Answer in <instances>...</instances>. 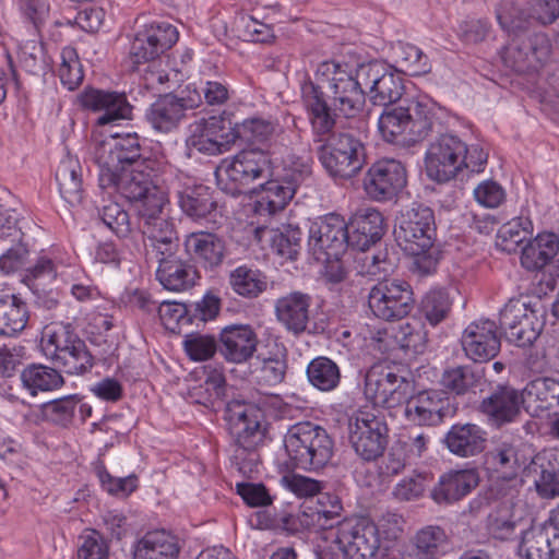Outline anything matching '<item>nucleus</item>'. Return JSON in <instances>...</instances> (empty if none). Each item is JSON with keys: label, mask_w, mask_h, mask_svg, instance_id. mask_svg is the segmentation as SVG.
<instances>
[{"label": "nucleus", "mask_w": 559, "mask_h": 559, "mask_svg": "<svg viewBox=\"0 0 559 559\" xmlns=\"http://www.w3.org/2000/svg\"><path fill=\"white\" fill-rule=\"evenodd\" d=\"M183 119L177 96L166 94L158 97L145 111V120L157 132L168 133L177 129Z\"/></svg>", "instance_id": "nucleus-42"}, {"label": "nucleus", "mask_w": 559, "mask_h": 559, "mask_svg": "<svg viewBox=\"0 0 559 559\" xmlns=\"http://www.w3.org/2000/svg\"><path fill=\"white\" fill-rule=\"evenodd\" d=\"M394 236L399 247L407 254L426 253L436 239L433 211L427 205L413 203L397 217Z\"/></svg>", "instance_id": "nucleus-15"}, {"label": "nucleus", "mask_w": 559, "mask_h": 559, "mask_svg": "<svg viewBox=\"0 0 559 559\" xmlns=\"http://www.w3.org/2000/svg\"><path fill=\"white\" fill-rule=\"evenodd\" d=\"M319 143V160L332 177L350 178L366 162L364 143L352 134L331 132Z\"/></svg>", "instance_id": "nucleus-14"}, {"label": "nucleus", "mask_w": 559, "mask_h": 559, "mask_svg": "<svg viewBox=\"0 0 559 559\" xmlns=\"http://www.w3.org/2000/svg\"><path fill=\"white\" fill-rule=\"evenodd\" d=\"M179 547L164 530L147 532L134 546L133 559H177Z\"/></svg>", "instance_id": "nucleus-41"}, {"label": "nucleus", "mask_w": 559, "mask_h": 559, "mask_svg": "<svg viewBox=\"0 0 559 559\" xmlns=\"http://www.w3.org/2000/svg\"><path fill=\"white\" fill-rule=\"evenodd\" d=\"M488 157L489 152L481 140L445 132L429 144L425 154L426 171L430 179L444 183L464 170L483 173Z\"/></svg>", "instance_id": "nucleus-3"}, {"label": "nucleus", "mask_w": 559, "mask_h": 559, "mask_svg": "<svg viewBox=\"0 0 559 559\" xmlns=\"http://www.w3.org/2000/svg\"><path fill=\"white\" fill-rule=\"evenodd\" d=\"M559 252V238L554 233H542L527 241L521 251V265L528 272H540Z\"/></svg>", "instance_id": "nucleus-39"}, {"label": "nucleus", "mask_w": 559, "mask_h": 559, "mask_svg": "<svg viewBox=\"0 0 559 559\" xmlns=\"http://www.w3.org/2000/svg\"><path fill=\"white\" fill-rule=\"evenodd\" d=\"M539 304L511 298L501 309L499 324L509 343L528 347L538 338L545 326V311Z\"/></svg>", "instance_id": "nucleus-13"}, {"label": "nucleus", "mask_w": 559, "mask_h": 559, "mask_svg": "<svg viewBox=\"0 0 559 559\" xmlns=\"http://www.w3.org/2000/svg\"><path fill=\"white\" fill-rule=\"evenodd\" d=\"M465 355L473 361H488L500 352V338L497 325L491 320L472 322L464 330L461 338Z\"/></svg>", "instance_id": "nucleus-27"}, {"label": "nucleus", "mask_w": 559, "mask_h": 559, "mask_svg": "<svg viewBox=\"0 0 559 559\" xmlns=\"http://www.w3.org/2000/svg\"><path fill=\"white\" fill-rule=\"evenodd\" d=\"M20 378L22 386L32 396H36L39 392L53 391L64 383L63 377L57 369L40 364H31L25 367Z\"/></svg>", "instance_id": "nucleus-45"}, {"label": "nucleus", "mask_w": 559, "mask_h": 559, "mask_svg": "<svg viewBox=\"0 0 559 559\" xmlns=\"http://www.w3.org/2000/svg\"><path fill=\"white\" fill-rule=\"evenodd\" d=\"M412 542L429 559H440L449 546L448 534L439 525H427L420 528Z\"/></svg>", "instance_id": "nucleus-52"}, {"label": "nucleus", "mask_w": 559, "mask_h": 559, "mask_svg": "<svg viewBox=\"0 0 559 559\" xmlns=\"http://www.w3.org/2000/svg\"><path fill=\"white\" fill-rule=\"evenodd\" d=\"M185 248L188 254L202 264L204 269L213 270L218 266L225 255V243L215 234L195 231L185 239Z\"/></svg>", "instance_id": "nucleus-37"}, {"label": "nucleus", "mask_w": 559, "mask_h": 559, "mask_svg": "<svg viewBox=\"0 0 559 559\" xmlns=\"http://www.w3.org/2000/svg\"><path fill=\"white\" fill-rule=\"evenodd\" d=\"M78 559H107L108 545L104 537L95 530L80 537Z\"/></svg>", "instance_id": "nucleus-64"}, {"label": "nucleus", "mask_w": 559, "mask_h": 559, "mask_svg": "<svg viewBox=\"0 0 559 559\" xmlns=\"http://www.w3.org/2000/svg\"><path fill=\"white\" fill-rule=\"evenodd\" d=\"M28 310L26 304L15 295H0V335L15 336L26 326Z\"/></svg>", "instance_id": "nucleus-46"}, {"label": "nucleus", "mask_w": 559, "mask_h": 559, "mask_svg": "<svg viewBox=\"0 0 559 559\" xmlns=\"http://www.w3.org/2000/svg\"><path fill=\"white\" fill-rule=\"evenodd\" d=\"M182 212L193 221L215 222L217 203L211 189L204 185H193L177 192Z\"/></svg>", "instance_id": "nucleus-38"}, {"label": "nucleus", "mask_w": 559, "mask_h": 559, "mask_svg": "<svg viewBox=\"0 0 559 559\" xmlns=\"http://www.w3.org/2000/svg\"><path fill=\"white\" fill-rule=\"evenodd\" d=\"M277 157L261 148L242 150L221 162L215 171L217 187L231 197L245 194L251 185L266 178V173Z\"/></svg>", "instance_id": "nucleus-10"}, {"label": "nucleus", "mask_w": 559, "mask_h": 559, "mask_svg": "<svg viewBox=\"0 0 559 559\" xmlns=\"http://www.w3.org/2000/svg\"><path fill=\"white\" fill-rule=\"evenodd\" d=\"M288 466L302 471H319L332 459L334 442L328 431L311 421L290 426L284 436Z\"/></svg>", "instance_id": "nucleus-8"}, {"label": "nucleus", "mask_w": 559, "mask_h": 559, "mask_svg": "<svg viewBox=\"0 0 559 559\" xmlns=\"http://www.w3.org/2000/svg\"><path fill=\"white\" fill-rule=\"evenodd\" d=\"M79 403V395H67L47 403L46 414L56 424L66 426L71 423Z\"/></svg>", "instance_id": "nucleus-63"}, {"label": "nucleus", "mask_w": 559, "mask_h": 559, "mask_svg": "<svg viewBox=\"0 0 559 559\" xmlns=\"http://www.w3.org/2000/svg\"><path fill=\"white\" fill-rule=\"evenodd\" d=\"M311 175L310 159L287 153L273 163L261 185L254 210L260 215L283 211L296 193L297 187Z\"/></svg>", "instance_id": "nucleus-7"}, {"label": "nucleus", "mask_w": 559, "mask_h": 559, "mask_svg": "<svg viewBox=\"0 0 559 559\" xmlns=\"http://www.w3.org/2000/svg\"><path fill=\"white\" fill-rule=\"evenodd\" d=\"M481 380V373L473 366H455L445 369L441 376L442 386L456 395H464L474 390Z\"/></svg>", "instance_id": "nucleus-51"}, {"label": "nucleus", "mask_w": 559, "mask_h": 559, "mask_svg": "<svg viewBox=\"0 0 559 559\" xmlns=\"http://www.w3.org/2000/svg\"><path fill=\"white\" fill-rule=\"evenodd\" d=\"M17 62L27 73L45 74L50 69V62L41 43L34 39L19 45Z\"/></svg>", "instance_id": "nucleus-54"}, {"label": "nucleus", "mask_w": 559, "mask_h": 559, "mask_svg": "<svg viewBox=\"0 0 559 559\" xmlns=\"http://www.w3.org/2000/svg\"><path fill=\"white\" fill-rule=\"evenodd\" d=\"M158 304V316L167 330L182 333L186 326L193 324V317L183 304L168 300Z\"/></svg>", "instance_id": "nucleus-58"}, {"label": "nucleus", "mask_w": 559, "mask_h": 559, "mask_svg": "<svg viewBox=\"0 0 559 559\" xmlns=\"http://www.w3.org/2000/svg\"><path fill=\"white\" fill-rule=\"evenodd\" d=\"M343 503L341 498L334 492H322L307 501L304 507L301 523L307 527L317 530H329L337 526L342 521Z\"/></svg>", "instance_id": "nucleus-31"}, {"label": "nucleus", "mask_w": 559, "mask_h": 559, "mask_svg": "<svg viewBox=\"0 0 559 559\" xmlns=\"http://www.w3.org/2000/svg\"><path fill=\"white\" fill-rule=\"evenodd\" d=\"M238 134L249 144L255 145V148L270 152L273 157H278L277 154L287 151L284 145L277 146V141L283 140L284 131L276 119L264 117L245 119L238 129Z\"/></svg>", "instance_id": "nucleus-30"}, {"label": "nucleus", "mask_w": 559, "mask_h": 559, "mask_svg": "<svg viewBox=\"0 0 559 559\" xmlns=\"http://www.w3.org/2000/svg\"><path fill=\"white\" fill-rule=\"evenodd\" d=\"M78 100L84 109L103 112L96 119V124L100 127L131 118L132 106L124 93L85 87Z\"/></svg>", "instance_id": "nucleus-26"}, {"label": "nucleus", "mask_w": 559, "mask_h": 559, "mask_svg": "<svg viewBox=\"0 0 559 559\" xmlns=\"http://www.w3.org/2000/svg\"><path fill=\"white\" fill-rule=\"evenodd\" d=\"M316 79L328 83L333 105L342 117L359 116L366 103V94L376 106L388 107L402 103L407 91L403 79L384 62L373 60L354 69L346 62L322 61L316 70Z\"/></svg>", "instance_id": "nucleus-1"}, {"label": "nucleus", "mask_w": 559, "mask_h": 559, "mask_svg": "<svg viewBox=\"0 0 559 559\" xmlns=\"http://www.w3.org/2000/svg\"><path fill=\"white\" fill-rule=\"evenodd\" d=\"M98 215L117 237L126 238L131 233L130 216L119 203L108 201L98 209Z\"/></svg>", "instance_id": "nucleus-60"}, {"label": "nucleus", "mask_w": 559, "mask_h": 559, "mask_svg": "<svg viewBox=\"0 0 559 559\" xmlns=\"http://www.w3.org/2000/svg\"><path fill=\"white\" fill-rule=\"evenodd\" d=\"M311 297L300 292L290 293L275 302V314L280 323L294 335L307 330L310 320Z\"/></svg>", "instance_id": "nucleus-35"}, {"label": "nucleus", "mask_w": 559, "mask_h": 559, "mask_svg": "<svg viewBox=\"0 0 559 559\" xmlns=\"http://www.w3.org/2000/svg\"><path fill=\"white\" fill-rule=\"evenodd\" d=\"M451 308L449 294L445 290H431L421 300L420 311L425 319L436 326L443 321Z\"/></svg>", "instance_id": "nucleus-61"}, {"label": "nucleus", "mask_w": 559, "mask_h": 559, "mask_svg": "<svg viewBox=\"0 0 559 559\" xmlns=\"http://www.w3.org/2000/svg\"><path fill=\"white\" fill-rule=\"evenodd\" d=\"M403 415L415 426L436 427L452 412L450 397L444 390H423L407 395Z\"/></svg>", "instance_id": "nucleus-23"}, {"label": "nucleus", "mask_w": 559, "mask_h": 559, "mask_svg": "<svg viewBox=\"0 0 559 559\" xmlns=\"http://www.w3.org/2000/svg\"><path fill=\"white\" fill-rule=\"evenodd\" d=\"M487 432L476 424H455L442 440L445 448L460 457H471L486 448Z\"/></svg>", "instance_id": "nucleus-33"}, {"label": "nucleus", "mask_w": 559, "mask_h": 559, "mask_svg": "<svg viewBox=\"0 0 559 559\" xmlns=\"http://www.w3.org/2000/svg\"><path fill=\"white\" fill-rule=\"evenodd\" d=\"M532 460L530 448L512 439L495 441L485 453L486 468L504 480L515 479Z\"/></svg>", "instance_id": "nucleus-22"}, {"label": "nucleus", "mask_w": 559, "mask_h": 559, "mask_svg": "<svg viewBox=\"0 0 559 559\" xmlns=\"http://www.w3.org/2000/svg\"><path fill=\"white\" fill-rule=\"evenodd\" d=\"M519 555L522 559H559V528L549 519L524 531Z\"/></svg>", "instance_id": "nucleus-29"}, {"label": "nucleus", "mask_w": 559, "mask_h": 559, "mask_svg": "<svg viewBox=\"0 0 559 559\" xmlns=\"http://www.w3.org/2000/svg\"><path fill=\"white\" fill-rule=\"evenodd\" d=\"M255 236L260 241L267 237L273 251L286 259H295L301 248L302 231L298 226L287 225L283 229L257 227Z\"/></svg>", "instance_id": "nucleus-44"}, {"label": "nucleus", "mask_w": 559, "mask_h": 559, "mask_svg": "<svg viewBox=\"0 0 559 559\" xmlns=\"http://www.w3.org/2000/svg\"><path fill=\"white\" fill-rule=\"evenodd\" d=\"M524 402L523 391L499 384L481 400L478 409L490 426L501 428L518 420Z\"/></svg>", "instance_id": "nucleus-25"}, {"label": "nucleus", "mask_w": 559, "mask_h": 559, "mask_svg": "<svg viewBox=\"0 0 559 559\" xmlns=\"http://www.w3.org/2000/svg\"><path fill=\"white\" fill-rule=\"evenodd\" d=\"M69 325L47 328L43 336V350L47 357L57 360L63 352H68L76 342H82Z\"/></svg>", "instance_id": "nucleus-55"}, {"label": "nucleus", "mask_w": 559, "mask_h": 559, "mask_svg": "<svg viewBox=\"0 0 559 559\" xmlns=\"http://www.w3.org/2000/svg\"><path fill=\"white\" fill-rule=\"evenodd\" d=\"M205 380L189 390V396L193 403L203 405L215 412L225 408L227 397V383L223 368L212 366L204 367Z\"/></svg>", "instance_id": "nucleus-36"}, {"label": "nucleus", "mask_w": 559, "mask_h": 559, "mask_svg": "<svg viewBox=\"0 0 559 559\" xmlns=\"http://www.w3.org/2000/svg\"><path fill=\"white\" fill-rule=\"evenodd\" d=\"M407 183L406 167L397 159L381 158L366 171L362 186L369 199L377 202L393 200Z\"/></svg>", "instance_id": "nucleus-20"}, {"label": "nucleus", "mask_w": 559, "mask_h": 559, "mask_svg": "<svg viewBox=\"0 0 559 559\" xmlns=\"http://www.w3.org/2000/svg\"><path fill=\"white\" fill-rule=\"evenodd\" d=\"M409 282H378L369 294V307L376 317L385 321L405 318L414 306Z\"/></svg>", "instance_id": "nucleus-21"}, {"label": "nucleus", "mask_w": 559, "mask_h": 559, "mask_svg": "<svg viewBox=\"0 0 559 559\" xmlns=\"http://www.w3.org/2000/svg\"><path fill=\"white\" fill-rule=\"evenodd\" d=\"M395 332L396 345L402 349L421 353L428 341L425 324L417 318H408Z\"/></svg>", "instance_id": "nucleus-56"}, {"label": "nucleus", "mask_w": 559, "mask_h": 559, "mask_svg": "<svg viewBox=\"0 0 559 559\" xmlns=\"http://www.w3.org/2000/svg\"><path fill=\"white\" fill-rule=\"evenodd\" d=\"M61 63L58 69V76L61 84L69 91L78 88L84 79L83 67L80 61L78 51L72 46H66L62 48Z\"/></svg>", "instance_id": "nucleus-57"}, {"label": "nucleus", "mask_w": 559, "mask_h": 559, "mask_svg": "<svg viewBox=\"0 0 559 559\" xmlns=\"http://www.w3.org/2000/svg\"><path fill=\"white\" fill-rule=\"evenodd\" d=\"M478 483L475 468L451 469L440 476L430 496L438 504H451L467 496Z\"/></svg>", "instance_id": "nucleus-32"}, {"label": "nucleus", "mask_w": 559, "mask_h": 559, "mask_svg": "<svg viewBox=\"0 0 559 559\" xmlns=\"http://www.w3.org/2000/svg\"><path fill=\"white\" fill-rule=\"evenodd\" d=\"M531 471L536 474L534 486L542 499H555L559 497V467L542 457L531 461Z\"/></svg>", "instance_id": "nucleus-50"}, {"label": "nucleus", "mask_w": 559, "mask_h": 559, "mask_svg": "<svg viewBox=\"0 0 559 559\" xmlns=\"http://www.w3.org/2000/svg\"><path fill=\"white\" fill-rule=\"evenodd\" d=\"M219 350L230 362H245L257 349V335L249 325L233 324L225 326L219 334Z\"/></svg>", "instance_id": "nucleus-34"}, {"label": "nucleus", "mask_w": 559, "mask_h": 559, "mask_svg": "<svg viewBox=\"0 0 559 559\" xmlns=\"http://www.w3.org/2000/svg\"><path fill=\"white\" fill-rule=\"evenodd\" d=\"M349 443L365 462L381 457L389 443V427L381 414L358 411L349 419Z\"/></svg>", "instance_id": "nucleus-16"}, {"label": "nucleus", "mask_w": 559, "mask_h": 559, "mask_svg": "<svg viewBox=\"0 0 559 559\" xmlns=\"http://www.w3.org/2000/svg\"><path fill=\"white\" fill-rule=\"evenodd\" d=\"M518 521L510 504H498L486 519L488 534L499 540H510L515 536Z\"/></svg>", "instance_id": "nucleus-53"}, {"label": "nucleus", "mask_w": 559, "mask_h": 559, "mask_svg": "<svg viewBox=\"0 0 559 559\" xmlns=\"http://www.w3.org/2000/svg\"><path fill=\"white\" fill-rule=\"evenodd\" d=\"M55 179L61 197L70 204H79L83 200V170L79 158L67 153L59 162Z\"/></svg>", "instance_id": "nucleus-40"}, {"label": "nucleus", "mask_w": 559, "mask_h": 559, "mask_svg": "<svg viewBox=\"0 0 559 559\" xmlns=\"http://www.w3.org/2000/svg\"><path fill=\"white\" fill-rule=\"evenodd\" d=\"M224 419L234 438L231 461L242 475L252 477L261 463L259 447L265 437L264 414L254 404L233 400L226 403Z\"/></svg>", "instance_id": "nucleus-5"}, {"label": "nucleus", "mask_w": 559, "mask_h": 559, "mask_svg": "<svg viewBox=\"0 0 559 559\" xmlns=\"http://www.w3.org/2000/svg\"><path fill=\"white\" fill-rule=\"evenodd\" d=\"M348 225L349 245L361 251L355 257L356 274L373 280H388L396 269L395 259L386 251L368 254L365 251L378 242L384 234V219L376 209H367L355 214Z\"/></svg>", "instance_id": "nucleus-6"}, {"label": "nucleus", "mask_w": 559, "mask_h": 559, "mask_svg": "<svg viewBox=\"0 0 559 559\" xmlns=\"http://www.w3.org/2000/svg\"><path fill=\"white\" fill-rule=\"evenodd\" d=\"M308 245L318 261L329 264L335 271L326 280H344L340 259L350 245L348 225L343 216L330 213L312 222Z\"/></svg>", "instance_id": "nucleus-11"}, {"label": "nucleus", "mask_w": 559, "mask_h": 559, "mask_svg": "<svg viewBox=\"0 0 559 559\" xmlns=\"http://www.w3.org/2000/svg\"><path fill=\"white\" fill-rule=\"evenodd\" d=\"M391 58L399 72L419 76L431 71L429 57L416 45L399 40L391 47Z\"/></svg>", "instance_id": "nucleus-43"}, {"label": "nucleus", "mask_w": 559, "mask_h": 559, "mask_svg": "<svg viewBox=\"0 0 559 559\" xmlns=\"http://www.w3.org/2000/svg\"><path fill=\"white\" fill-rule=\"evenodd\" d=\"M301 103L308 116L313 141L321 142L322 136L331 133L336 123V116H342L335 110L334 105H329L326 95L319 84H316L309 76L300 82ZM331 100L332 95L330 96Z\"/></svg>", "instance_id": "nucleus-24"}, {"label": "nucleus", "mask_w": 559, "mask_h": 559, "mask_svg": "<svg viewBox=\"0 0 559 559\" xmlns=\"http://www.w3.org/2000/svg\"><path fill=\"white\" fill-rule=\"evenodd\" d=\"M533 234V223L527 216L514 217L503 224L497 234L496 246L507 253L516 252L519 246Z\"/></svg>", "instance_id": "nucleus-48"}, {"label": "nucleus", "mask_w": 559, "mask_h": 559, "mask_svg": "<svg viewBox=\"0 0 559 559\" xmlns=\"http://www.w3.org/2000/svg\"><path fill=\"white\" fill-rule=\"evenodd\" d=\"M443 111L426 93L406 94L402 103L384 107L378 118V131L388 143L412 146L435 131Z\"/></svg>", "instance_id": "nucleus-2"}, {"label": "nucleus", "mask_w": 559, "mask_h": 559, "mask_svg": "<svg viewBox=\"0 0 559 559\" xmlns=\"http://www.w3.org/2000/svg\"><path fill=\"white\" fill-rule=\"evenodd\" d=\"M525 401H534L543 411L559 407V381L554 378H536L522 390Z\"/></svg>", "instance_id": "nucleus-49"}, {"label": "nucleus", "mask_w": 559, "mask_h": 559, "mask_svg": "<svg viewBox=\"0 0 559 559\" xmlns=\"http://www.w3.org/2000/svg\"><path fill=\"white\" fill-rule=\"evenodd\" d=\"M93 159L98 167L99 186L114 185L118 174L129 168L157 165V160L142 156V145L135 132L116 134L109 141L97 143Z\"/></svg>", "instance_id": "nucleus-9"}, {"label": "nucleus", "mask_w": 559, "mask_h": 559, "mask_svg": "<svg viewBox=\"0 0 559 559\" xmlns=\"http://www.w3.org/2000/svg\"><path fill=\"white\" fill-rule=\"evenodd\" d=\"M335 543L347 559H376L380 550L378 525L366 516L337 522Z\"/></svg>", "instance_id": "nucleus-17"}, {"label": "nucleus", "mask_w": 559, "mask_h": 559, "mask_svg": "<svg viewBox=\"0 0 559 559\" xmlns=\"http://www.w3.org/2000/svg\"><path fill=\"white\" fill-rule=\"evenodd\" d=\"M157 170L158 164L150 168L143 165L132 167L118 174L114 185L99 187L115 190L135 203L138 214L146 211L156 212L158 209H164L167 202V192L159 186Z\"/></svg>", "instance_id": "nucleus-12"}, {"label": "nucleus", "mask_w": 559, "mask_h": 559, "mask_svg": "<svg viewBox=\"0 0 559 559\" xmlns=\"http://www.w3.org/2000/svg\"><path fill=\"white\" fill-rule=\"evenodd\" d=\"M56 362L61 365L69 374H84L93 368L94 358L85 342L82 341L72 345L68 352H63Z\"/></svg>", "instance_id": "nucleus-59"}, {"label": "nucleus", "mask_w": 559, "mask_h": 559, "mask_svg": "<svg viewBox=\"0 0 559 559\" xmlns=\"http://www.w3.org/2000/svg\"><path fill=\"white\" fill-rule=\"evenodd\" d=\"M306 374L309 383L321 392H331L341 382L338 365L325 356L313 358L307 366Z\"/></svg>", "instance_id": "nucleus-47"}, {"label": "nucleus", "mask_w": 559, "mask_h": 559, "mask_svg": "<svg viewBox=\"0 0 559 559\" xmlns=\"http://www.w3.org/2000/svg\"><path fill=\"white\" fill-rule=\"evenodd\" d=\"M162 211L138 214L147 260L157 263L155 280H200L193 263L175 257L178 237L173 223L160 216Z\"/></svg>", "instance_id": "nucleus-4"}, {"label": "nucleus", "mask_w": 559, "mask_h": 559, "mask_svg": "<svg viewBox=\"0 0 559 559\" xmlns=\"http://www.w3.org/2000/svg\"><path fill=\"white\" fill-rule=\"evenodd\" d=\"M183 349L191 360L204 361L215 355L217 342L212 335L187 332L185 333Z\"/></svg>", "instance_id": "nucleus-62"}, {"label": "nucleus", "mask_w": 559, "mask_h": 559, "mask_svg": "<svg viewBox=\"0 0 559 559\" xmlns=\"http://www.w3.org/2000/svg\"><path fill=\"white\" fill-rule=\"evenodd\" d=\"M179 38L176 26L154 20L136 29L130 45L129 57L134 66L155 61L169 50Z\"/></svg>", "instance_id": "nucleus-18"}, {"label": "nucleus", "mask_w": 559, "mask_h": 559, "mask_svg": "<svg viewBox=\"0 0 559 559\" xmlns=\"http://www.w3.org/2000/svg\"><path fill=\"white\" fill-rule=\"evenodd\" d=\"M411 384L389 366L372 365L365 376L364 394L373 406L394 408L409 394Z\"/></svg>", "instance_id": "nucleus-19"}, {"label": "nucleus", "mask_w": 559, "mask_h": 559, "mask_svg": "<svg viewBox=\"0 0 559 559\" xmlns=\"http://www.w3.org/2000/svg\"><path fill=\"white\" fill-rule=\"evenodd\" d=\"M226 119L212 116L207 119L194 121L189 127V136L187 146L207 155H217L223 153L228 142Z\"/></svg>", "instance_id": "nucleus-28"}]
</instances>
